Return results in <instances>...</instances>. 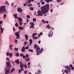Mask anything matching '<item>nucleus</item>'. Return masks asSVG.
<instances>
[{
  "instance_id": "f257e3e1",
  "label": "nucleus",
  "mask_w": 74,
  "mask_h": 74,
  "mask_svg": "<svg viewBox=\"0 0 74 74\" xmlns=\"http://www.w3.org/2000/svg\"><path fill=\"white\" fill-rule=\"evenodd\" d=\"M49 8V4L45 5L44 6L42 7L41 11L43 12V14H45L47 12H48V10Z\"/></svg>"
},
{
  "instance_id": "f03ea898",
  "label": "nucleus",
  "mask_w": 74,
  "mask_h": 74,
  "mask_svg": "<svg viewBox=\"0 0 74 74\" xmlns=\"http://www.w3.org/2000/svg\"><path fill=\"white\" fill-rule=\"evenodd\" d=\"M3 13H7V12L5 9V7L4 6L0 7V14H3Z\"/></svg>"
},
{
  "instance_id": "7ed1b4c3",
  "label": "nucleus",
  "mask_w": 74,
  "mask_h": 74,
  "mask_svg": "<svg viewBox=\"0 0 74 74\" xmlns=\"http://www.w3.org/2000/svg\"><path fill=\"white\" fill-rule=\"evenodd\" d=\"M23 63L22 62H20V69L22 70H23V71H24V69H23Z\"/></svg>"
},
{
  "instance_id": "20e7f679",
  "label": "nucleus",
  "mask_w": 74,
  "mask_h": 74,
  "mask_svg": "<svg viewBox=\"0 0 74 74\" xmlns=\"http://www.w3.org/2000/svg\"><path fill=\"white\" fill-rule=\"evenodd\" d=\"M67 70H64V72L66 73H67V74H69V73H70L71 71V70H70V68H68L67 67Z\"/></svg>"
},
{
  "instance_id": "39448f33",
  "label": "nucleus",
  "mask_w": 74,
  "mask_h": 74,
  "mask_svg": "<svg viewBox=\"0 0 74 74\" xmlns=\"http://www.w3.org/2000/svg\"><path fill=\"white\" fill-rule=\"evenodd\" d=\"M38 14V16H42V14H43V13L40 10H39V11H38L37 12Z\"/></svg>"
},
{
  "instance_id": "423d86ee",
  "label": "nucleus",
  "mask_w": 74,
  "mask_h": 74,
  "mask_svg": "<svg viewBox=\"0 0 74 74\" xmlns=\"http://www.w3.org/2000/svg\"><path fill=\"white\" fill-rule=\"evenodd\" d=\"M7 69H8V68H6L5 69V74H9V73H10V70H7Z\"/></svg>"
},
{
  "instance_id": "0eeeda50",
  "label": "nucleus",
  "mask_w": 74,
  "mask_h": 74,
  "mask_svg": "<svg viewBox=\"0 0 74 74\" xmlns=\"http://www.w3.org/2000/svg\"><path fill=\"white\" fill-rule=\"evenodd\" d=\"M15 34L16 36V39H19V34L17 32H16L15 33Z\"/></svg>"
},
{
  "instance_id": "6e6552de",
  "label": "nucleus",
  "mask_w": 74,
  "mask_h": 74,
  "mask_svg": "<svg viewBox=\"0 0 74 74\" xmlns=\"http://www.w3.org/2000/svg\"><path fill=\"white\" fill-rule=\"evenodd\" d=\"M6 54L7 56H9H9H10V58H11L12 57V53H11L10 54V53L7 52L6 53Z\"/></svg>"
},
{
  "instance_id": "1a4fd4ad",
  "label": "nucleus",
  "mask_w": 74,
  "mask_h": 74,
  "mask_svg": "<svg viewBox=\"0 0 74 74\" xmlns=\"http://www.w3.org/2000/svg\"><path fill=\"white\" fill-rule=\"evenodd\" d=\"M36 50L37 51L36 53H40V52H41L40 51H39V50H40V48H39V47H36Z\"/></svg>"
},
{
  "instance_id": "9d476101",
  "label": "nucleus",
  "mask_w": 74,
  "mask_h": 74,
  "mask_svg": "<svg viewBox=\"0 0 74 74\" xmlns=\"http://www.w3.org/2000/svg\"><path fill=\"white\" fill-rule=\"evenodd\" d=\"M7 64V67H9V66H11V63L9 62V61H8V62H6Z\"/></svg>"
},
{
  "instance_id": "9b49d317",
  "label": "nucleus",
  "mask_w": 74,
  "mask_h": 74,
  "mask_svg": "<svg viewBox=\"0 0 74 74\" xmlns=\"http://www.w3.org/2000/svg\"><path fill=\"white\" fill-rule=\"evenodd\" d=\"M17 11L19 13H21V12H22V9L21 8H18Z\"/></svg>"
},
{
  "instance_id": "f8f14e48",
  "label": "nucleus",
  "mask_w": 74,
  "mask_h": 74,
  "mask_svg": "<svg viewBox=\"0 0 74 74\" xmlns=\"http://www.w3.org/2000/svg\"><path fill=\"white\" fill-rule=\"evenodd\" d=\"M52 32V31H50V33H49L48 35L49 37H52L53 36V32L51 34V33Z\"/></svg>"
},
{
  "instance_id": "ddd939ff",
  "label": "nucleus",
  "mask_w": 74,
  "mask_h": 74,
  "mask_svg": "<svg viewBox=\"0 0 74 74\" xmlns=\"http://www.w3.org/2000/svg\"><path fill=\"white\" fill-rule=\"evenodd\" d=\"M65 67L66 69L67 70V67L69 68L70 69H70H71L72 70H74V68H73V67L70 68V67H69V66H65Z\"/></svg>"
},
{
  "instance_id": "4468645a",
  "label": "nucleus",
  "mask_w": 74,
  "mask_h": 74,
  "mask_svg": "<svg viewBox=\"0 0 74 74\" xmlns=\"http://www.w3.org/2000/svg\"><path fill=\"white\" fill-rule=\"evenodd\" d=\"M18 19V22H23V20H22V19L21 18L19 17H17Z\"/></svg>"
},
{
  "instance_id": "2eb2a0df",
  "label": "nucleus",
  "mask_w": 74,
  "mask_h": 74,
  "mask_svg": "<svg viewBox=\"0 0 74 74\" xmlns=\"http://www.w3.org/2000/svg\"><path fill=\"white\" fill-rule=\"evenodd\" d=\"M29 42H30V45H29V44H28L27 45L28 46H30V45H32V40L30 39L29 40Z\"/></svg>"
},
{
  "instance_id": "dca6fc26",
  "label": "nucleus",
  "mask_w": 74,
  "mask_h": 74,
  "mask_svg": "<svg viewBox=\"0 0 74 74\" xmlns=\"http://www.w3.org/2000/svg\"><path fill=\"white\" fill-rule=\"evenodd\" d=\"M45 1L46 3H49L50 1L51 2L52 1V0H45Z\"/></svg>"
},
{
  "instance_id": "f3484780",
  "label": "nucleus",
  "mask_w": 74,
  "mask_h": 74,
  "mask_svg": "<svg viewBox=\"0 0 74 74\" xmlns=\"http://www.w3.org/2000/svg\"><path fill=\"white\" fill-rule=\"evenodd\" d=\"M31 1H30L29 0H28L26 2V4H29V3H30Z\"/></svg>"
},
{
  "instance_id": "a211bd4d",
  "label": "nucleus",
  "mask_w": 74,
  "mask_h": 74,
  "mask_svg": "<svg viewBox=\"0 0 74 74\" xmlns=\"http://www.w3.org/2000/svg\"><path fill=\"white\" fill-rule=\"evenodd\" d=\"M19 60H17L15 61V63H17L19 64Z\"/></svg>"
},
{
  "instance_id": "6ab92c4d",
  "label": "nucleus",
  "mask_w": 74,
  "mask_h": 74,
  "mask_svg": "<svg viewBox=\"0 0 74 74\" xmlns=\"http://www.w3.org/2000/svg\"><path fill=\"white\" fill-rule=\"evenodd\" d=\"M18 28L19 29H20V30H23V27H21L20 26H19L18 27Z\"/></svg>"
},
{
  "instance_id": "aec40b11",
  "label": "nucleus",
  "mask_w": 74,
  "mask_h": 74,
  "mask_svg": "<svg viewBox=\"0 0 74 74\" xmlns=\"http://www.w3.org/2000/svg\"><path fill=\"white\" fill-rule=\"evenodd\" d=\"M25 62H29V60H30V59L29 58H26L25 59Z\"/></svg>"
},
{
  "instance_id": "412c9836",
  "label": "nucleus",
  "mask_w": 74,
  "mask_h": 74,
  "mask_svg": "<svg viewBox=\"0 0 74 74\" xmlns=\"http://www.w3.org/2000/svg\"><path fill=\"white\" fill-rule=\"evenodd\" d=\"M38 34L37 33H34L32 35V37H35V36H36V35H37Z\"/></svg>"
},
{
  "instance_id": "4be33fe9",
  "label": "nucleus",
  "mask_w": 74,
  "mask_h": 74,
  "mask_svg": "<svg viewBox=\"0 0 74 74\" xmlns=\"http://www.w3.org/2000/svg\"><path fill=\"white\" fill-rule=\"evenodd\" d=\"M30 25H32V26H33L34 25V23L33 22H31L30 23H29Z\"/></svg>"
},
{
  "instance_id": "5701e85b",
  "label": "nucleus",
  "mask_w": 74,
  "mask_h": 74,
  "mask_svg": "<svg viewBox=\"0 0 74 74\" xmlns=\"http://www.w3.org/2000/svg\"><path fill=\"white\" fill-rule=\"evenodd\" d=\"M25 37L26 38V40H28V36H27V35H25Z\"/></svg>"
},
{
  "instance_id": "b1692460",
  "label": "nucleus",
  "mask_w": 74,
  "mask_h": 74,
  "mask_svg": "<svg viewBox=\"0 0 74 74\" xmlns=\"http://www.w3.org/2000/svg\"><path fill=\"white\" fill-rule=\"evenodd\" d=\"M1 29L2 31V32H1V33L2 34L3 32V31L4 29V28H2L1 27Z\"/></svg>"
},
{
  "instance_id": "393cba45",
  "label": "nucleus",
  "mask_w": 74,
  "mask_h": 74,
  "mask_svg": "<svg viewBox=\"0 0 74 74\" xmlns=\"http://www.w3.org/2000/svg\"><path fill=\"white\" fill-rule=\"evenodd\" d=\"M22 52H25V49L24 47L22 48V50H21Z\"/></svg>"
},
{
  "instance_id": "a878e982",
  "label": "nucleus",
  "mask_w": 74,
  "mask_h": 74,
  "mask_svg": "<svg viewBox=\"0 0 74 74\" xmlns=\"http://www.w3.org/2000/svg\"><path fill=\"white\" fill-rule=\"evenodd\" d=\"M12 45H10L9 46L10 49H11V50H12Z\"/></svg>"
},
{
  "instance_id": "bb28decb",
  "label": "nucleus",
  "mask_w": 74,
  "mask_h": 74,
  "mask_svg": "<svg viewBox=\"0 0 74 74\" xmlns=\"http://www.w3.org/2000/svg\"><path fill=\"white\" fill-rule=\"evenodd\" d=\"M46 27L47 29H51V27L49 26V25H48L46 26Z\"/></svg>"
},
{
  "instance_id": "cd10ccee",
  "label": "nucleus",
  "mask_w": 74,
  "mask_h": 74,
  "mask_svg": "<svg viewBox=\"0 0 74 74\" xmlns=\"http://www.w3.org/2000/svg\"><path fill=\"white\" fill-rule=\"evenodd\" d=\"M15 71V69L13 68L11 71L10 72V73H12L13 71Z\"/></svg>"
},
{
  "instance_id": "c85d7f7f",
  "label": "nucleus",
  "mask_w": 74,
  "mask_h": 74,
  "mask_svg": "<svg viewBox=\"0 0 74 74\" xmlns=\"http://www.w3.org/2000/svg\"><path fill=\"white\" fill-rule=\"evenodd\" d=\"M37 46L36 44H35L34 45V48H36V47H37Z\"/></svg>"
},
{
  "instance_id": "c756f323",
  "label": "nucleus",
  "mask_w": 74,
  "mask_h": 74,
  "mask_svg": "<svg viewBox=\"0 0 74 74\" xmlns=\"http://www.w3.org/2000/svg\"><path fill=\"white\" fill-rule=\"evenodd\" d=\"M28 51H30V52H33V50L31 49H29Z\"/></svg>"
},
{
  "instance_id": "7c9ffc66",
  "label": "nucleus",
  "mask_w": 74,
  "mask_h": 74,
  "mask_svg": "<svg viewBox=\"0 0 74 74\" xmlns=\"http://www.w3.org/2000/svg\"><path fill=\"white\" fill-rule=\"evenodd\" d=\"M32 37H33V39H34L35 40L37 39V37H35V36H32Z\"/></svg>"
},
{
  "instance_id": "2f4dec72",
  "label": "nucleus",
  "mask_w": 74,
  "mask_h": 74,
  "mask_svg": "<svg viewBox=\"0 0 74 74\" xmlns=\"http://www.w3.org/2000/svg\"><path fill=\"white\" fill-rule=\"evenodd\" d=\"M28 7H32V4L29 3V5H28Z\"/></svg>"
},
{
  "instance_id": "473e14b6",
  "label": "nucleus",
  "mask_w": 74,
  "mask_h": 74,
  "mask_svg": "<svg viewBox=\"0 0 74 74\" xmlns=\"http://www.w3.org/2000/svg\"><path fill=\"white\" fill-rule=\"evenodd\" d=\"M15 55L16 56H17V57L19 56V53H16L15 54Z\"/></svg>"
},
{
  "instance_id": "72a5a7b5",
  "label": "nucleus",
  "mask_w": 74,
  "mask_h": 74,
  "mask_svg": "<svg viewBox=\"0 0 74 74\" xmlns=\"http://www.w3.org/2000/svg\"><path fill=\"white\" fill-rule=\"evenodd\" d=\"M27 18H28V19H29V18H30V16H29V15H28L27 16Z\"/></svg>"
},
{
  "instance_id": "f704fd0d",
  "label": "nucleus",
  "mask_w": 74,
  "mask_h": 74,
  "mask_svg": "<svg viewBox=\"0 0 74 74\" xmlns=\"http://www.w3.org/2000/svg\"><path fill=\"white\" fill-rule=\"evenodd\" d=\"M29 9L30 10H33V7L30 8Z\"/></svg>"
},
{
  "instance_id": "c9c22d12",
  "label": "nucleus",
  "mask_w": 74,
  "mask_h": 74,
  "mask_svg": "<svg viewBox=\"0 0 74 74\" xmlns=\"http://www.w3.org/2000/svg\"><path fill=\"white\" fill-rule=\"evenodd\" d=\"M7 16V15H6L5 14L3 15V18H5Z\"/></svg>"
},
{
  "instance_id": "e433bc0d",
  "label": "nucleus",
  "mask_w": 74,
  "mask_h": 74,
  "mask_svg": "<svg viewBox=\"0 0 74 74\" xmlns=\"http://www.w3.org/2000/svg\"><path fill=\"white\" fill-rule=\"evenodd\" d=\"M41 51H40V52L41 53H42V51H43V48H41Z\"/></svg>"
},
{
  "instance_id": "4c0bfd02",
  "label": "nucleus",
  "mask_w": 74,
  "mask_h": 74,
  "mask_svg": "<svg viewBox=\"0 0 74 74\" xmlns=\"http://www.w3.org/2000/svg\"><path fill=\"white\" fill-rule=\"evenodd\" d=\"M73 67V65L72 64H70L69 66V67H70V68H71Z\"/></svg>"
},
{
  "instance_id": "58836bf2",
  "label": "nucleus",
  "mask_w": 74,
  "mask_h": 74,
  "mask_svg": "<svg viewBox=\"0 0 74 74\" xmlns=\"http://www.w3.org/2000/svg\"><path fill=\"white\" fill-rule=\"evenodd\" d=\"M15 26H16V27H18V24L17 23H16L15 24Z\"/></svg>"
},
{
  "instance_id": "ea45409f",
  "label": "nucleus",
  "mask_w": 74,
  "mask_h": 74,
  "mask_svg": "<svg viewBox=\"0 0 74 74\" xmlns=\"http://www.w3.org/2000/svg\"><path fill=\"white\" fill-rule=\"evenodd\" d=\"M24 67H25V69H26L27 68V65H26V64H25L24 66Z\"/></svg>"
},
{
  "instance_id": "a19ab883",
  "label": "nucleus",
  "mask_w": 74,
  "mask_h": 74,
  "mask_svg": "<svg viewBox=\"0 0 74 74\" xmlns=\"http://www.w3.org/2000/svg\"><path fill=\"white\" fill-rule=\"evenodd\" d=\"M33 22H36V18H33Z\"/></svg>"
},
{
  "instance_id": "79ce46f5",
  "label": "nucleus",
  "mask_w": 74,
  "mask_h": 74,
  "mask_svg": "<svg viewBox=\"0 0 74 74\" xmlns=\"http://www.w3.org/2000/svg\"><path fill=\"white\" fill-rule=\"evenodd\" d=\"M27 43H28V42H24V45H26V44H27Z\"/></svg>"
},
{
  "instance_id": "37998d69",
  "label": "nucleus",
  "mask_w": 74,
  "mask_h": 74,
  "mask_svg": "<svg viewBox=\"0 0 74 74\" xmlns=\"http://www.w3.org/2000/svg\"><path fill=\"white\" fill-rule=\"evenodd\" d=\"M57 2H58V3H59L62 1V0H57Z\"/></svg>"
},
{
  "instance_id": "c03bdc74",
  "label": "nucleus",
  "mask_w": 74,
  "mask_h": 74,
  "mask_svg": "<svg viewBox=\"0 0 74 74\" xmlns=\"http://www.w3.org/2000/svg\"><path fill=\"white\" fill-rule=\"evenodd\" d=\"M27 73V71H24V74H26Z\"/></svg>"
},
{
  "instance_id": "a18cd8bd",
  "label": "nucleus",
  "mask_w": 74,
  "mask_h": 74,
  "mask_svg": "<svg viewBox=\"0 0 74 74\" xmlns=\"http://www.w3.org/2000/svg\"><path fill=\"white\" fill-rule=\"evenodd\" d=\"M25 49H29V47L27 46L25 47Z\"/></svg>"
},
{
  "instance_id": "49530a36",
  "label": "nucleus",
  "mask_w": 74,
  "mask_h": 74,
  "mask_svg": "<svg viewBox=\"0 0 74 74\" xmlns=\"http://www.w3.org/2000/svg\"><path fill=\"white\" fill-rule=\"evenodd\" d=\"M14 50L15 51H17L18 50V49L17 48H14Z\"/></svg>"
},
{
  "instance_id": "de8ad7c7",
  "label": "nucleus",
  "mask_w": 74,
  "mask_h": 74,
  "mask_svg": "<svg viewBox=\"0 0 74 74\" xmlns=\"http://www.w3.org/2000/svg\"><path fill=\"white\" fill-rule=\"evenodd\" d=\"M21 71H22V70L20 69L18 71V73H21Z\"/></svg>"
},
{
  "instance_id": "09e8293b",
  "label": "nucleus",
  "mask_w": 74,
  "mask_h": 74,
  "mask_svg": "<svg viewBox=\"0 0 74 74\" xmlns=\"http://www.w3.org/2000/svg\"><path fill=\"white\" fill-rule=\"evenodd\" d=\"M19 25L20 26H21L22 25V23L21 22H19Z\"/></svg>"
},
{
  "instance_id": "8fccbe9b",
  "label": "nucleus",
  "mask_w": 74,
  "mask_h": 74,
  "mask_svg": "<svg viewBox=\"0 0 74 74\" xmlns=\"http://www.w3.org/2000/svg\"><path fill=\"white\" fill-rule=\"evenodd\" d=\"M38 73H37V74H40L39 73H41V71L40 70H38Z\"/></svg>"
},
{
  "instance_id": "3c124183",
  "label": "nucleus",
  "mask_w": 74,
  "mask_h": 74,
  "mask_svg": "<svg viewBox=\"0 0 74 74\" xmlns=\"http://www.w3.org/2000/svg\"><path fill=\"white\" fill-rule=\"evenodd\" d=\"M15 43H17L18 41L16 39L15 40Z\"/></svg>"
},
{
  "instance_id": "603ef678",
  "label": "nucleus",
  "mask_w": 74,
  "mask_h": 74,
  "mask_svg": "<svg viewBox=\"0 0 74 74\" xmlns=\"http://www.w3.org/2000/svg\"><path fill=\"white\" fill-rule=\"evenodd\" d=\"M42 22H43L44 23H45V21L44 20H42Z\"/></svg>"
},
{
  "instance_id": "864d4df0",
  "label": "nucleus",
  "mask_w": 74,
  "mask_h": 74,
  "mask_svg": "<svg viewBox=\"0 0 74 74\" xmlns=\"http://www.w3.org/2000/svg\"><path fill=\"white\" fill-rule=\"evenodd\" d=\"M23 59H25V58H26V56L23 55Z\"/></svg>"
},
{
  "instance_id": "5fc2aeb1",
  "label": "nucleus",
  "mask_w": 74,
  "mask_h": 74,
  "mask_svg": "<svg viewBox=\"0 0 74 74\" xmlns=\"http://www.w3.org/2000/svg\"><path fill=\"white\" fill-rule=\"evenodd\" d=\"M42 33L40 32L39 34V35L38 36H41V35H42Z\"/></svg>"
},
{
  "instance_id": "6e6d98bb",
  "label": "nucleus",
  "mask_w": 74,
  "mask_h": 74,
  "mask_svg": "<svg viewBox=\"0 0 74 74\" xmlns=\"http://www.w3.org/2000/svg\"><path fill=\"white\" fill-rule=\"evenodd\" d=\"M44 4H45V2H44L43 1L42 2V5H44Z\"/></svg>"
},
{
  "instance_id": "4d7b16f0",
  "label": "nucleus",
  "mask_w": 74,
  "mask_h": 74,
  "mask_svg": "<svg viewBox=\"0 0 74 74\" xmlns=\"http://www.w3.org/2000/svg\"><path fill=\"white\" fill-rule=\"evenodd\" d=\"M21 30H20L18 31V32L17 33L19 34V33H21Z\"/></svg>"
},
{
  "instance_id": "13d9d810",
  "label": "nucleus",
  "mask_w": 74,
  "mask_h": 74,
  "mask_svg": "<svg viewBox=\"0 0 74 74\" xmlns=\"http://www.w3.org/2000/svg\"><path fill=\"white\" fill-rule=\"evenodd\" d=\"M13 16H17V14H14Z\"/></svg>"
},
{
  "instance_id": "bf43d9fd",
  "label": "nucleus",
  "mask_w": 74,
  "mask_h": 74,
  "mask_svg": "<svg viewBox=\"0 0 74 74\" xmlns=\"http://www.w3.org/2000/svg\"><path fill=\"white\" fill-rule=\"evenodd\" d=\"M6 60H8V62H10V60L9 59V58H7Z\"/></svg>"
},
{
  "instance_id": "052dcab7",
  "label": "nucleus",
  "mask_w": 74,
  "mask_h": 74,
  "mask_svg": "<svg viewBox=\"0 0 74 74\" xmlns=\"http://www.w3.org/2000/svg\"><path fill=\"white\" fill-rule=\"evenodd\" d=\"M29 19H27V23L28 22H29Z\"/></svg>"
},
{
  "instance_id": "680f3d73",
  "label": "nucleus",
  "mask_w": 74,
  "mask_h": 74,
  "mask_svg": "<svg viewBox=\"0 0 74 74\" xmlns=\"http://www.w3.org/2000/svg\"><path fill=\"white\" fill-rule=\"evenodd\" d=\"M6 4H8V5H9V3H8V2L7 1H6Z\"/></svg>"
},
{
  "instance_id": "e2e57ef3",
  "label": "nucleus",
  "mask_w": 74,
  "mask_h": 74,
  "mask_svg": "<svg viewBox=\"0 0 74 74\" xmlns=\"http://www.w3.org/2000/svg\"><path fill=\"white\" fill-rule=\"evenodd\" d=\"M13 31H15V29L14 28V27H13Z\"/></svg>"
},
{
  "instance_id": "0e129e2a",
  "label": "nucleus",
  "mask_w": 74,
  "mask_h": 74,
  "mask_svg": "<svg viewBox=\"0 0 74 74\" xmlns=\"http://www.w3.org/2000/svg\"><path fill=\"white\" fill-rule=\"evenodd\" d=\"M2 23H3V21H1L0 22V24H1Z\"/></svg>"
},
{
  "instance_id": "69168bd1",
  "label": "nucleus",
  "mask_w": 74,
  "mask_h": 74,
  "mask_svg": "<svg viewBox=\"0 0 74 74\" xmlns=\"http://www.w3.org/2000/svg\"><path fill=\"white\" fill-rule=\"evenodd\" d=\"M20 56H23V54L22 53L20 54Z\"/></svg>"
},
{
  "instance_id": "338daca9",
  "label": "nucleus",
  "mask_w": 74,
  "mask_h": 74,
  "mask_svg": "<svg viewBox=\"0 0 74 74\" xmlns=\"http://www.w3.org/2000/svg\"><path fill=\"white\" fill-rule=\"evenodd\" d=\"M26 57H27V58H28V57H29V55H28V54H27L26 55Z\"/></svg>"
},
{
  "instance_id": "774afa93",
  "label": "nucleus",
  "mask_w": 74,
  "mask_h": 74,
  "mask_svg": "<svg viewBox=\"0 0 74 74\" xmlns=\"http://www.w3.org/2000/svg\"><path fill=\"white\" fill-rule=\"evenodd\" d=\"M28 66H29L30 64V63L29 62L27 64Z\"/></svg>"
}]
</instances>
